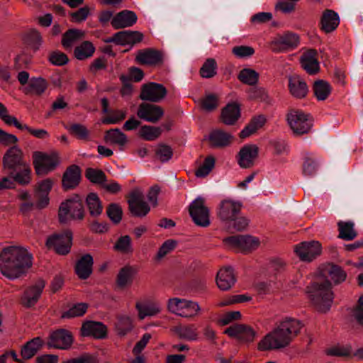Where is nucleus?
Listing matches in <instances>:
<instances>
[{"label": "nucleus", "mask_w": 363, "mask_h": 363, "mask_svg": "<svg viewBox=\"0 0 363 363\" xmlns=\"http://www.w3.org/2000/svg\"><path fill=\"white\" fill-rule=\"evenodd\" d=\"M32 265V255L22 246L4 247L0 252V272L9 279L25 275Z\"/></svg>", "instance_id": "nucleus-1"}, {"label": "nucleus", "mask_w": 363, "mask_h": 363, "mask_svg": "<svg viewBox=\"0 0 363 363\" xmlns=\"http://www.w3.org/2000/svg\"><path fill=\"white\" fill-rule=\"evenodd\" d=\"M2 166L4 169L9 171V176L19 185L27 186L31 182V168L18 146L13 145L5 152Z\"/></svg>", "instance_id": "nucleus-2"}, {"label": "nucleus", "mask_w": 363, "mask_h": 363, "mask_svg": "<svg viewBox=\"0 0 363 363\" xmlns=\"http://www.w3.org/2000/svg\"><path fill=\"white\" fill-rule=\"evenodd\" d=\"M308 297L314 308L323 313L330 311L333 302L334 294L332 284L328 279H317L306 288Z\"/></svg>", "instance_id": "nucleus-3"}, {"label": "nucleus", "mask_w": 363, "mask_h": 363, "mask_svg": "<svg viewBox=\"0 0 363 363\" xmlns=\"http://www.w3.org/2000/svg\"><path fill=\"white\" fill-rule=\"evenodd\" d=\"M84 202L79 194H74L72 197L62 201L58 209V221L60 224H66L69 220L82 221L85 217Z\"/></svg>", "instance_id": "nucleus-4"}, {"label": "nucleus", "mask_w": 363, "mask_h": 363, "mask_svg": "<svg viewBox=\"0 0 363 363\" xmlns=\"http://www.w3.org/2000/svg\"><path fill=\"white\" fill-rule=\"evenodd\" d=\"M293 340L278 323L277 326L267 334L258 343L259 351L279 350L288 347Z\"/></svg>", "instance_id": "nucleus-5"}, {"label": "nucleus", "mask_w": 363, "mask_h": 363, "mask_svg": "<svg viewBox=\"0 0 363 363\" xmlns=\"http://www.w3.org/2000/svg\"><path fill=\"white\" fill-rule=\"evenodd\" d=\"M33 165L37 176L47 175L54 171L60 164V160L57 152L50 154L35 151L32 154Z\"/></svg>", "instance_id": "nucleus-6"}, {"label": "nucleus", "mask_w": 363, "mask_h": 363, "mask_svg": "<svg viewBox=\"0 0 363 363\" xmlns=\"http://www.w3.org/2000/svg\"><path fill=\"white\" fill-rule=\"evenodd\" d=\"M287 121L293 133L297 135L308 133L313 126V120L310 115L296 109L289 111L287 113Z\"/></svg>", "instance_id": "nucleus-7"}, {"label": "nucleus", "mask_w": 363, "mask_h": 363, "mask_svg": "<svg viewBox=\"0 0 363 363\" xmlns=\"http://www.w3.org/2000/svg\"><path fill=\"white\" fill-rule=\"evenodd\" d=\"M167 309L171 313L184 318H194L201 311L198 303L179 298H169Z\"/></svg>", "instance_id": "nucleus-8"}, {"label": "nucleus", "mask_w": 363, "mask_h": 363, "mask_svg": "<svg viewBox=\"0 0 363 363\" xmlns=\"http://www.w3.org/2000/svg\"><path fill=\"white\" fill-rule=\"evenodd\" d=\"M72 231L67 229L62 233H55L47 238L45 245L48 249H52L61 255H67L72 245Z\"/></svg>", "instance_id": "nucleus-9"}, {"label": "nucleus", "mask_w": 363, "mask_h": 363, "mask_svg": "<svg viewBox=\"0 0 363 363\" xmlns=\"http://www.w3.org/2000/svg\"><path fill=\"white\" fill-rule=\"evenodd\" d=\"M128 211L134 217H145L150 211L148 203L144 201V195L138 189L135 188L126 196Z\"/></svg>", "instance_id": "nucleus-10"}, {"label": "nucleus", "mask_w": 363, "mask_h": 363, "mask_svg": "<svg viewBox=\"0 0 363 363\" xmlns=\"http://www.w3.org/2000/svg\"><path fill=\"white\" fill-rule=\"evenodd\" d=\"M0 118L9 125H14L21 130H27L33 137L44 140L49 138V133L44 129H33L26 124H21L18 119L8 114V110L4 104L0 103Z\"/></svg>", "instance_id": "nucleus-11"}, {"label": "nucleus", "mask_w": 363, "mask_h": 363, "mask_svg": "<svg viewBox=\"0 0 363 363\" xmlns=\"http://www.w3.org/2000/svg\"><path fill=\"white\" fill-rule=\"evenodd\" d=\"M189 212L194 223L201 227H208L211 222L209 209L204 205V199L199 197L189 206Z\"/></svg>", "instance_id": "nucleus-12"}, {"label": "nucleus", "mask_w": 363, "mask_h": 363, "mask_svg": "<svg viewBox=\"0 0 363 363\" xmlns=\"http://www.w3.org/2000/svg\"><path fill=\"white\" fill-rule=\"evenodd\" d=\"M167 94L166 87L156 82H148L141 86L140 99L152 103H158L163 100Z\"/></svg>", "instance_id": "nucleus-13"}, {"label": "nucleus", "mask_w": 363, "mask_h": 363, "mask_svg": "<svg viewBox=\"0 0 363 363\" xmlns=\"http://www.w3.org/2000/svg\"><path fill=\"white\" fill-rule=\"evenodd\" d=\"M223 242L230 247H236L242 252H250L256 250L259 244L257 238L250 235H237L223 239Z\"/></svg>", "instance_id": "nucleus-14"}, {"label": "nucleus", "mask_w": 363, "mask_h": 363, "mask_svg": "<svg viewBox=\"0 0 363 363\" xmlns=\"http://www.w3.org/2000/svg\"><path fill=\"white\" fill-rule=\"evenodd\" d=\"M73 341V335L69 330L60 328L50 334L46 345L48 348L67 350L71 347Z\"/></svg>", "instance_id": "nucleus-15"}, {"label": "nucleus", "mask_w": 363, "mask_h": 363, "mask_svg": "<svg viewBox=\"0 0 363 363\" xmlns=\"http://www.w3.org/2000/svg\"><path fill=\"white\" fill-rule=\"evenodd\" d=\"M300 43V37L298 34L287 31L276 37L271 43L273 52H286L298 47Z\"/></svg>", "instance_id": "nucleus-16"}, {"label": "nucleus", "mask_w": 363, "mask_h": 363, "mask_svg": "<svg viewBox=\"0 0 363 363\" xmlns=\"http://www.w3.org/2000/svg\"><path fill=\"white\" fill-rule=\"evenodd\" d=\"M45 286V281L40 279L34 284L28 286L21 297V305L26 308L34 306L40 299Z\"/></svg>", "instance_id": "nucleus-17"}, {"label": "nucleus", "mask_w": 363, "mask_h": 363, "mask_svg": "<svg viewBox=\"0 0 363 363\" xmlns=\"http://www.w3.org/2000/svg\"><path fill=\"white\" fill-rule=\"evenodd\" d=\"M224 333L242 343L252 342L256 336V332L252 327L245 324L238 323L226 328Z\"/></svg>", "instance_id": "nucleus-18"}, {"label": "nucleus", "mask_w": 363, "mask_h": 363, "mask_svg": "<svg viewBox=\"0 0 363 363\" xmlns=\"http://www.w3.org/2000/svg\"><path fill=\"white\" fill-rule=\"evenodd\" d=\"M163 115L164 110L161 106L150 103L140 104L137 111L139 118L153 123L158 122Z\"/></svg>", "instance_id": "nucleus-19"}, {"label": "nucleus", "mask_w": 363, "mask_h": 363, "mask_svg": "<svg viewBox=\"0 0 363 363\" xmlns=\"http://www.w3.org/2000/svg\"><path fill=\"white\" fill-rule=\"evenodd\" d=\"M241 208L240 202L224 199L219 204L218 216L221 220L228 222L235 220V218L240 214Z\"/></svg>", "instance_id": "nucleus-20"}, {"label": "nucleus", "mask_w": 363, "mask_h": 363, "mask_svg": "<svg viewBox=\"0 0 363 363\" xmlns=\"http://www.w3.org/2000/svg\"><path fill=\"white\" fill-rule=\"evenodd\" d=\"M295 252L302 261L311 262L321 253L318 241L303 242L295 247Z\"/></svg>", "instance_id": "nucleus-21"}, {"label": "nucleus", "mask_w": 363, "mask_h": 363, "mask_svg": "<svg viewBox=\"0 0 363 363\" xmlns=\"http://www.w3.org/2000/svg\"><path fill=\"white\" fill-rule=\"evenodd\" d=\"M82 179V169L77 164L67 167L62 177V188L67 191L76 189Z\"/></svg>", "instance_id": "nucleus-22"}, {"label": "nucleus", "mask_w": 363, "mask_h": 363, "mask_svg": "<svg viewBox=\"0 0 363 363\" xmlns=\"http://www.w3.org/2000/svg\"><path fill=\"white\" fill-rule=\"evenodd\" d=\"M80 335L82 337L104 339L107 336V327L101 322L86 320L82 325Z\"/></svg>", "instance_id": "nucleus-23"}, {"label": "nucleus", "mask_w": 363, "mask_h": 363, "mask_svg": "<svg viewBox=\"0 0 363 363\" xmlns=\"http://www.w3.org/2000/svg\"><path fill=\"white\" fill-rule=\"evenodd\" d=\"M135 61L141 65H160L163 62V55L161 51L152 48L139 50L135 57Z\"/></svg>", "instance_id": "nucleus-24"}, {"label": "nucleus", "mask_w": 363, "mask_h": 363, "mask_svg": "<svg viewBox=\"0 0 363 363\" xmlns=\"http://www.w3.org/2000/svg\"><path fill=\"white\" fill-rule=\"evenodd\" d=\"M208 140L210 147L223 149L232 144L234 137L223 129L216 128L210 132Z\"/></svg>", "instance_id": "nucleus-25"}, {"label": "nucleus", "mask_w": 363, "mask_h": 363, "mask_svg": "<svg viewBox=\"0 0 363 363\" xmlns=\"http://www.w3.org/2000/svg\"><path fill=\"white\" fill-rule=\"evenodd\" d=\"M258 154L259 147L256 145H244L238 154V163L242 168H250L254 165Z\"/></svg>", "instance_id": "nucleus-26"}, {"label": "nucleus", "mask_w": 363, "mask_h": 363, "mask_svg": "<svg viewBox=\"0 0 363 363\" xmlns=\"http://www.w3.org/2000/svg\"><path fill=\"white\" fill-rule=\"evenodd\" d=\"M241 116L240 105L236 102L228 104L221 109L220 121L226 125H234Z\"/></svg>", "instance_id": "nucleus-27"}, {"label": "nucleus", "mask_w": 363, "mask_h": 363, "mask_svg": "<svg viewBox=\"0 0 363 363\" xmlns=\"http://www.w3.org/2000/svg\"><path fill=\"white\" fill-rule=\"evenodd\" d=\"M317 56L318 52L315 49H309L304 52L300 58L301 67L311 75L316 74L320 71Z\"/></svg>", "instance_id": "nucleus-28"}, {"label": "nucleus", "mask_w": 363, "mask_h": 363, "mask_svg": "<svg viewBox=\"0 0 363 363\" xmlns=\"http://www.w3.org/2000/svg\"><path fill=\"white\" fill-rule=\"evenodd\" d=\"M44 345L45 341L40 337H35L23 344L21 347L20 351L23 362L26 363L28 360L35 357Z\"/></svg>", "instance_id": "nucleus-29"}, {"label": "nucleus", "mask_w": 363, "mask_h": 363, "mask_svg": "<svg viewBox=\"0 0 363 363\" xmlns=\"http://www.w3.org/2000/svg\"><path fill=\"white\" fill-rule=\"evenodd\" d=\"M93 265V257L89 253L85 254L77 261L74 272L80 279L85 280L92 274Z\"/></svg>", "instance_id": "nucleus-30"}, {"label": "nucleus", "mask_w": 363, "mask_h": 363, "mask_svg": "<svg viewBox=\"0 0 363 363\" xmlns=\"http://www.w3.org/2000/svg\"><path fill=\"white\" fill-rule=\"evenodd\" d=\"M216 284L222 291H228L232 288L236 281L233 269L231 267L221 268L217 273Z\"/></svg>", "instance_id": "nucleus-31"}, {"label": "nucleus", "mask_w": 363, "mask_h": 363, "mask_svg": "<svg viewBox=\"0 0 363 363\" xmlns=\"http://www.w3.org/2000/svg\"><path fill=\"white\" fill-rule=\"evenodd\" d=\"M138 20L135 12L123 10L118 12L111 20V24L115 29H121L133 26Z\"/></svg>", "instance_id": "nucleus-32"}, {"label": "nucleus", "mask_w": 363, "mask_h": 363, "mask_svg": "<svg viewBox=\"0 0 363 363\" xmlns=\"http://www.w3.org/2000/svg\"><path fill=\"white\" fill-rule=\"evenodd\" d=\"M137 269L130 265H125L121 268L116 279V286L120 289H124L132 285Z\"/></svg>", "instance_id": "nucleus-33"}, {"label": "nucleus", "mask_w": 363, "mask_h": 363, "mask_svg": "<svg viewBox=\"0 0 363 363\" xmlns=\"http://www.w3.org/2000/svg\"><path fill=\"white\" fill-rule=\"evenodd\" d=\"M289 89L290 94L298 99L305 98L308 92L306 82L298 75L289 78Z\"/></svg>", "instance_id": "nucleus-34"}, {"label": "nucleus", "mask_w": 363, "mask_h": 363, "mask_svg": "<svg viewBox=\"0 0 363 363\" xmlns=\"http://www.w3.org/2000/svg\"><path fill=\"white\" fill-rule=\"evenodd\" d=\"M340 18L336 12L330 9H326L323 11L320 19V29L325 33H329L335 30L338 26Z\"/></svg>", "instance_id": "nucleus-35"}, {"label": "nucleus", "mask_w": 363, "mask_h": 363, "mask_svg": "<svg viewBox=\"0 0 363 363\" xmlns=\"http://www.w3.org/2000/svg\"><path fill=\"white\" fill-rule=\"evenodd\" d=\"M279 324L282 328V330L291 337L292 340L299 335L301 330L303 327V324L301 320L289 317L285 318Z\"/></svg>", "instance_id": "nucleus-36"}, {"label": "nucleus", "mask_w": 363, "mask_h": 363, "mask_svg": "<svg viewBox=\"0 0 363 363\" xmlns=\"http://www.w3.org/2000/svg\"><path fill=\"white\" fill-rule=\"evenodd\" d=\"M323 275H328L335 284L343 282L347 278V273L339 265L328 263L323 269Z\"/></svg>", "instance_id": "nucleus-37"}, {"label": "nucleus", "mask_w": 363, "mask_h": 363, "mask_svg": "<svg viewBox=\"0 0 363 363\" xmlns=\"http://www.w3.org/2000/svg\"><path fill=\"white\" fill-rule=\"evenodd\" d=\"M84 35L85 32L82 30L77 28L68 29L62 35V45L65 50L69 49L76 42L84 38Z\"/></svg>", "instance_id": "nucleus-38"}, {"label": "nucleus", "mask_w": 363, "mask_h": 363, "mask_svg": "<svg viewBox=\"0 0 363 363\" xmlns=\"http://www.w3.org/2000/svg\"><path fill=\"white\" fill-rule=\"evenodd\" d=\"M313 91L318 101H325L332 91V86L329 82L323 79H318L313 82Z\"/></svg>", "instance_id": "nucleus-39"}, {"label": "nucleus", "mask_w": 363, "mask_h": 363, "mask_svg": "<svg viewBox=\"0 0 363 363\" xmlns=\"http://www.w3.org/2000/svg\"><path fill=\"white\" fill-rule=\"evenodd\" d=\"M86 204L91 217H99L102 213V203L96 193L91 192L86 196Z\"/></svg>", "instance_id": "nucleus-40"}, {"label": "nucleus", "mask_w": 363, "mask_h": 363, "mask_svg": "<svg viewBox=\"0 0 363 363\" xmlns=\"http://www.w3.org/2000/svg\"><path fill=\"white\" fill-rule=\"evenodd\" d=\"M104 140L106 143L120 146L125 145L128 142L127 136L118 128L106 131Z\"/></svg>", "instance_id": "nucleus-41"}, {"label": "nucleus", "mask_w": 363, "mask_h": 363, "mask_svg": "<svg viewBox=\"0 0 363 363\" xmlns=\"http://www.w3.org/2000/svg\"><path fill=\"white\" fill-rule=\"evenodd\" d=\"M135 308L138 311V317L141 320L146 316L156 315L161 312V306L158 302H150L147 305H142L138 302Z\"/></svg>", "instance_id": "nucleus-42"}, {"label": "nucleus", "mask_w": 363, "mask_h": 363, "mask_svg": "<svg viewBox=\"0 0 363 363\" xmlns=\"http://www.w3.org/2000/svg\"><path fill=\"white\" fill-rule=\"evenodd\" d=\"M48 88L47 81L42 78H32L28 84V87L25 89L26 94H35L40 96L43 94Z\"/></svg>", "instance_id": "nucleus-43"}, {"label": "nucleus", "mask_w": 363, "mask_h": 363, "mask_svg": "<svg viewBox=\"0 0 363 363\" xmlns=\"http://www.w3.org/2000/svg\"><path fill=\"white\" fill-rule=\"evenodd\" d=\"M95 47L90 41L86 40L77 46L74 50V55L79 60H86L93 55Z\"/></svg>", "instance_id": "nucleus-44"}, {"label": "nucleus", "mask_w": 363, "mask_h": 363, "mask_svg": "<svg viewBox=\"0 0 363 363\" xmlns=\"http://www.w3.org/2000/svg\"><path fill=\"white\" fill-rule=\"evenodd\" d=\"M339 235L338 237L345 240H354L357 233L354 229V223L351 221L344 222L340 221L337 223Z\"/></svg>", "instance_id": "nucleus-45"}, {"label": "nucleus", "mask_w": 363, "mask_h": 363, "mask_svg": "<svg viewBox=\"0 0 363 363\" xmlns=\"http://www.w3.org/2000/svg\"><path fill=\"white\" fill-rule=\"evenodd\" d=\"M85 177L92 184H98L102 187L104 182H107L106 174L99 169L89 167L85 170Z\"/></svg>", "instance_id": "nucleus-46"}, {"label": "nucleus", "mask_w": 363, "mask_h": 363, "mask_svg": "<svg viewBox=\"0 0 363 363\" xmlns=\"http://www.w3.org/2000/svg\"><path fill=\"white\" fill-rule=\"evenodd\" d=\"M160 127L145 125L141 126L138 135L139 137L147 141H152L157 139L162 134Z\"/></svg>", "instance_id": "nucleus-47"}, {"label": "nucleus", "mask_w": 363, "mask_h": 363, "mask_svg": "<svg viewBox=\"0 0 363 363\" xmlns=\"http://www.w3.org/2000/svg\"><path fill=\"white\" fill-rule=\"evenodd\" d=\"M200 104L202 110L206 112H213L219 106V96L216 94H208L201 99Z\"/></svg>", "instance_id": "nucleus-48"}, {"label": "nucleus", "mask_w": 363, "mask_h": 363, "mask_svg": "<svg viewBox=\"0 0 363 363\" xmlns=\"http://www.w3.org/2000/svg\"><path fill=\"white\" fill-rule=\"evenodd\" d=\"M238 79L243 84L254 86L259 80V73L250 68L242 69L238 75Z\"/></svg>", "instance_id": "nucleus-49"}, {"label": "nucleus", "mask_w": 363, "mask_h": 363, "mask_svg": "<svg viewBox=\"0 0 363 363\" xmlns=\"http://www.w3.org/2000/svg\"><path fill=\"white\" fill-rule=\"evenodd\" d=\"M106 215L110 220L115 225L121 223L123 218V209L118 203H111L106 207Z\"/></svg>", "instance_id": "nucleus-50"}, {"label": "nucleus", "mask_w": 363, "mask_h": 363, "mask_svg": "<svg viewBox=\"0 0 363 363\" xmlns=\"http://www.w3.org/2000/svg\"><path fill=\"white\" fill-rule=\"evenodd\" d=\"M89 304L86 303H78L73 305L68 311L62 313V318H73L83 316L87 311Z\"/></svg>", "instance_id": "nucleus-51"}, {"label": "nucleus", "mask_w": 363, "mask_h": 363, "mask_svg": "<svg viewBox=\"0 0 363 363\" xmlns=\"http://www.w3.org/2000/svg\"><path fill=\"white\" fill-rule=\"evenodd\" d=\"M155 155L157 160L161 162H166L172 159L173 150L168 145L159 143L155 150Z\"/></svg>", "instance_id": "nucleus-52"}, {"label": "nucleus", "mask_w": 363, "mask_h": 363, "mask_svg": "<svg viewBox=\"0 0 363 363\" xmlns=\"http://www.w3.org/2000/svg\"><path fill=\"white\" fill-rule=\"evenodd\" d=\"M113 249L115 251L123 254L132 253L133 250L132 247V240L129 235L121 236L116 242Z\"/></svg>", "instance_id": "nucleus-53"}, {"label": "nucleus", "mask_w": 363, "mask_h": 363, "mask_svg": "<svg viewBox=\"0 0 363 363\" xmlns=\"http://www.w3.org/2000/svg\"><path fill=\"white\" fill-rule=\"evenodd\" d=\"M217 64L214 59L208 58L203 64L199 73L203 78H211L216 74Z\"/></svg>", "instance_id": "nucleus-54"}, {"label": "nucleus", "mask_w": 363, "mask_h": 363, "mask_svg": "<svg viewBox=\"0 0 363 363\" xmlns=\"http://www.w3.org/2000/svg\"><path fill=\"white\" fill-rule=\"evenodd\" d=\"M177 333L180 338L188 340H196L198 338L197 329L194 325L181 327L177 330Z\"/></svg>", "instance_id": "nucleus-55"}, {"label": "nucleus", "mask_w": 363, "mask_h": 363, "mask_svg": "<svg viewBox=\"0 0 363 363\" xmlns=\"http://www.w3.org/2000/svg\"><path fill=\"white\" fill-rule=\"evenodd\" d=\"M48 61L55 66H64L68 63L69 58L65 53L55 50L49 54Z\"/></svg>", "instance_id": "nucleus-56"}, {"label": "nucleus", "mask_w": 363, "mask_h": 363, "mask_svg": "<svg viewBox=\"0 0 363 363\" xmlns=\"http://www.w3.org/2000/svg\"><path fill=\"white\" fill-rule=\"evenodd\" d=\"M351 345L340 346L337 345L328 349L326 351L327 355L333 357H347L351 355Z\"/></svg>", "instance_id": "nucleus-57"}, {"label": "nucleus", "mask_w": 363, "mask_h": 363, "mask_svg": "<svg viewBox=\"0 0 363 363\" xmlns=\"http://www.w3.org/2000/svg\"><path fill=\"white\" fill-rule=\"evenodd\" d=\"M68 130L69 133L79 140H86L89 136V130L84 125L80 123L72 124Z\"/></svg>", "instance_id": "nucleus-58"}, {"label": "nucleus", "mask_w": 363, "mask_h": 363, "mask_svg": "<svg viewBox=\"0 0 363 363\" xmlns=\"http://www.w3.org/2000/svg\"><path fill=\"white\" fill-rule=\"evenodd\" d=\"M177 241L175 240L169 239L166 240L159 248V250L156 255L155 259L160 260L168 253L174 250L177 247Z\"/></svg>", "instance_id": "nucleus-59"}, {"label": "nucleus", "mask_w": 363, "mask_h": 363, "mask_svg": "<svg viewBox=\"0 0 363 363\" xmlns=\"http://www.w3.org/2000/svg\"><path fill=\"white\" fill-rule=\"evenodd\" d=\"M116 328L120 335H125L128 332L130 331L133 328L131 319L128 316L118 317Z\"/></svg>", "instance_id": "nucleus-60"}, {"label": "nucleus", "mask_w": 363, "mask_h": 363, "mask_svg": "<svg viewBox=\"0 0 363 363\" xmlns=\"http://www.w3.org/2000/svg\"><path fill=\"white\" fill-rule=\"evenodd\" d=\"M126 116V112L121 110H116L102 120L104 124H116L123 121Z\"/></svg>", "instance_id": "nucleus-61"}, {"label": "nucleus", "mask_w": 363, "mask_h": 363, "mask_svg": "<svg viewBox=\"0 0 363 363\" xmlns=\"http://www.w3.org/2000/svg\"><path fill=\"white\" fill-rule=\"evenodd\" d=\"M89 14L90 9L88 6H85L74 12L70 13V16L73 22L81 23L85 21Z\"/></svg>", "instance_id": "nucleus-62"}, {"label": "nucleus", "mask_w": 363, "mask_h": 363, "mask_svg": "<svg viewBox=\"0 0 363 363\" xmlns=\"http://www.w3.org/2000/svg\"><path fill=\"white\" fill-rule=\"evenodd\" d=\"M232 52L235 56L243 58L252 56L255 53V50L250 46L240 45L234 47L232 50Z\"/></svg>", "instance_id": "nucleus-63"}, {"label": "nucleus", "mask_w": 363, "mask_h": 363, "mask_svg": "<svg viewBox=\"0 0 363 363\" xmlns=\"http://www.w3.org/2000/svg\"><path fill=\"white\" fill-rule=\"evenodd\" d=\"M352 316L359 325L363 326V296L358 299L357 303L353 309Z\"/></svg>", "instance_id": "nucleus-64"}]
</instances>
